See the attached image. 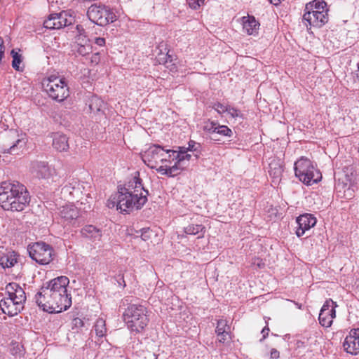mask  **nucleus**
Returning <instances> with one entry per match:
<instances>
[{"label":"nucleus","instance_id":"obj_12","mask_svg":"<svg viewBox=\"0 0 359 359\" xmlns=\"http://www.w3.org/2000/svg\"><path fill=\"white\" fill-rule=\"evenodd\" d=\"M302 20L307 28L309 26L320 28L328 22V13L318 11H304Z\"/></svg>","mask_w":359,"mask_h":359},{"label":"nucleus","instance_id":"obj_36","mask_svg":"<svg viewBox=\"0 0 359 359\" xmlns=\"http://www.w3.org/2000/svg\"><path fill=\"white\" fill-rule=\"evenodd\" d=\"M226 113L231 116L233 118H243V116L241 111L238 109L229 106Z\"/></svg>","mask_w":359,"mask_h":359},{"label":"nucleus","instance_id":"obj_41","mask_svg":"<svg viewBox=\"0 0 359 359\" xmlns=\"http://www.w3.org/2000/svg\"><path fill=\"white\" fill-rule=\"evenodd\" d=\"M344 197L346 199H351L354 196L353 189L352 187H351L350 186L347 187L346 185H344Z\"/></svg>","mask_w":359,"mask_h":359},{"label":"nucleus","instance_id":"obj_48","mask_svg":"<svg viewBox=\"0 0 359 359\" xmlns=\"http://www.w3.org/2000/svg\"><path fill=\"white\" fill-rule=\"evenodd\" d=\"M269 328L268 327H264L262 330V334L263 335V338L260 340L261 341L264 339L269 334Z\"/></svg>","mask_w":359,"mask_h":359},{"label":"nucleus","instance_id":"obj_1","mask_svg":"<svg viewBox=\"0 0 359 359\" xmlns=\"http://www.w3.org/2000/svg\"><path fill=\"white\" fill-rule=\"evenodd\" d=\"M191 157L185 149H168L158 144L150 146L142 155V161L149 168L168 177L179 175L189 165Z\"/></svg>","mask_w":359,"mask_h":359},{"label":"nucleus","instance_id":"obj_30","mask_svg":"<svg viewBox=\"0 0 359 359\" xmlns=\"http://www.w3.org/2000/svg\"><path fill=\"white\" fill-rule=\"evenodd\" d=\"M95 334L99 337H102L105 335L107 332L105 320L102 318H98L95 324Z\"/></svg>","mask_w":359,"mask_h":359},{"label":"nucleus","instance_id":"obj_5","mask_svg":"<svg viewBox=\"0 0 359 359\" xmlns=\"http://www.w3.org/2000/svg\"><path fill=\"white\" fill-rule=\"evenodd\" d=\"M123 320L131 331L141 332L149 322L147 308L140 304L130 305L123 313Z\"/></svg>","mask_w":359,"mask_h":359},{"label":"nucleus","instance_id":"obj_11","mask_svg":"<svg viewBox=\"0 0 359 359\" xmlns=\"http://www.w3.org/2000/svg\"><path fill=\"white\" fill-rule=\"evenodd\" d=\"M337 306L336 302L331 299L325 301L318 317L319 323L323 327H330L332 325L333 319L336 317L335 307Z\"/></svg>","mask_w":359,"mask_h":359},{"label":"nucleus","instance_id":"obj_38","mask_svg":"<svg viewBox=\"0 0 359 359\" xmlns=\"http://www.w3.org/2000/svg\"><path fill=\"white\" fill-rule=\"evenodd\" d=\"M187 2L191 8L197 10L205 4V0H187Z\"/></svg>","mask_w":359,"mask_h":359},{"label":"nucleus","instance_id":"obj_3","mask_svg":"<svg viewBox=\"0 0 359 359\" xmlns=\"http://www.w3.org/2000/svg\"><path fill=\"white\" fill-rule=\"evenodd\" d=\"M149 192L142 184L140 172H135L132 178L123 187H118L114 196L108 199L107 205L109 208L116 206L121 212H130L134 208L140 209L147 201Z\"/></svg>","mask_w":359,"mask_h":359},{"label":"nucleus","instance_id":"obj_20","mask_svg":"<svg viewBox=\"0 0 359 359\" xmlns=\"http://www.w3.org/2000/svg\"><path fill=\"white\" fill-rule=\"evenodd\" d=\"M230 330L231 327L226 320L220 319L217 321L215 332L219 337L218 340L220 343H224L228 338H230Z\"/></svg>","mask_w":359,"mask_h":359},{"label":"nucleus","instance_id":"obj_45","mask_svg":"<svg viewBox=\"0 0 359 359\" xmlns=\"http://www.w3.org/2000/svg\"><path fill=\"white\" fill-rule=\"evenodd\" d=\"M215 123H216L215 121H208L205 122L204 126H203V130L205 132L210 130V128L211 127H214V126H215Z\"/></svg>","mask_w":359,"mask_h":359},{"label":"nucleus","instance_id":"obj_53","mask_svg":"<svg viewBox=\"0 0 359 359\" xmlns=\"http://www.w3.org/2000/svg\"><path fill=\"white\" fill-rule=\"evenodd\" d=\"M121 279L123 280V283H124V286H125L126 284H125V280H123V277L122 276Z\"/></svg>","mask_w":359,"mask_h":359},{"label":"nucleus","instance_id":"obj_37","mask_svg":"<svg viewBox=\"0 0 359 359\" xmlns=\"http://www.w3.org/2000/svg\"><path fill=\"white\" fill-rule=\"evenodd\" d=\"M229 105H224L220 102L213 103L212 108L214 109L219 114H222L227 111Z\"/></svg>","mask_w":359,"mask_h":359},{"label":"nucleus","instance_id":"obj_44","mask_svg":"<svg viewBox=\"0 0 359 359\" xmlns=\"http://www.w3.org/2000/svg\"><path fill=\"white\" fill-rule=\"evenodd\" d=\"M252 264L257 266L259 269L264 267V263L263 262L262 259L258 257H255L252 259Z\"/></svg>","mask_w":359,"mask_h":359},{"label":"nucleus","instance_id":"obj_50","mask_svg":"<svg viewBox=\"0 0 359 359\" xmlns=\"http://www.w3.org/2000/svg\"><path fill=\"white\" fill-rule=\"evenodd\" d=\"M172 61V56L168 52L165 54V60L163 62H171Z\"/></svg>","mask_w":359,"mask_h":359},{"label":"nucleus","instance_id":"obj_24","mask_svg":"<svg viewBox=\"0 0 359 359\" xmlns=\"http://www.w3.org/2000/svg\"><path fill=\"white\" fill-rule=\"evenodd\" d=\"M304 11H318L323 13H328L327 3L323 0H313L307 3Z\"/></svg>","mask_w":359,"mask_h":359},{"label":"nucleus","instance_id":"obj_25","mask_svg":"<svg viewBox=\"0 0 359 359\" xmlns=\"http://www.w3.org/2000/svg\"><path fill=\"white\" fill-rule=\"evenodd\" d=\"M79 185L77 181L72 180L62 188L61 192L65 196L74 197L75 193L79 192Z\"/></svg>","mask_w":359,"mask_h":359},{"label":"nucleus","instance_id":"obj_31","mask_svg":"<svg viewBox=\"0 0 359 359\" xmlns=\"http://www.w3.org/2000/svg\"><path fill=\"white\" fill-rule=\"evenodd\" d=\"M11 55L13 57L12 67L14 69L19 72L23 71V67H20V65L22 62V55L14 50L11 51Z\"/></svg>","mask_w":359,"mask_h":359},{"label":"nucleus","instance_id":"obj_21","mask_svg":"<svg viewBox=\"0 0 359 359\" xmlns=\"http://www.w3.org/2000/svg\"><path fill=\"white\" fill-rule=\"evenodd\" d=\"M60 215L67 222H72L79 217V211L74 205H66L62 207Z\"/></svg>","mask_w":359,"mask_h":359},{"label":"nucleus","instance_id":"obj_33","mask_svg":"<svg viewBox=\"0 0 359 359\" xmlns=\"http://www.w3.org/2000/svg\"><path fill=\"white\" fill-rule=\"evenodd\" d=\"M76 52L82 55V56H87L90 53L93 52V46L92 44L90 45H81L76 46Z\"/></svg>","mask_w":359,"mask_h":359},{"label":"nucleus","instance_id":"obj_13","mask_svg":"<svg viewBox=\"0 0 359 359\" xmlns=\"http://www.w3.org/2000/svg\"><path fill=\"white\" fill-rule=\"evenodd\" d=\"M20 189L19 194L14 195L11 201L9 202V207L11 208H6L5 210L11 211H22L29 203V194L25 186L18 187Z\"/></svg>","mask_w":359,"mask_h":359},{"label":"nucleus","instance_id":"obj_49","mask_svg":"<svg viewBox=\"0 0 359 359\" xmlns=\"http://www.w3.org/2000/svg\"><path fill=\"white\" fill-rule=\"evenodd\" d=\"M4 53V41L0 37V59L2 57Z\"/></svg>","mask_w":359,"mask_h":359},{"label":"nucleus","instance_id":"obj_4","mask_svg":"<svg viewBox=\"0 0 359 359\" xmlns=\"http://www.w3.org/2000/svg\"><path fill=\"white\" fill-rule=\"evenodd\" d=\"M8 297L1 299L2 311L9 316H16L24 308L26 295L24 290L16 283H10L6 287Z\"/></svg>","mask_w":359,"mask_h":359},{"label":"nucleus","instance_id":"obj_6","mask_svg":"<svg viewBox=\"0 0 359 359\" xmlns=\"http://www.w3.org/2000/svg\"><path fill=\"white\" fill-rule=\"evenodd\" d=\"M42 85L48 96L57 102H62L69 95V87L65 78L50 75L43 79Z\"/></svg>","mask_w":359,"mask_h":359},{"label":"nucleus","instance_id":"obj_39","mask_svg":"<svg viewBox=\"0 0 359 359\" xmlns=\"http://www.w3.org/2000/svg\"><path fill=\"white\" fill-rule=\"evenodd\" d=\"M140 232L142 239L145 241H148L153 234V231L149 228H143L140 230Z\"/></svg>","mask_w":359,"mask_h":359},{"label":"nucleus","instance_id":"obj_34","mask_svg":"<svg viewBox=\"0 0 359 359\" xmlns=\"http://www.w3.org/2000/svg\"><path fill=\"white\" fill-rule=\"evenodd\" d=\"M216 134L225 137H231L233 132L228 126L218 124Z\"/></svg>","mask_w":359,"mask_h":359},{"label":"nucleus","instance_id":"obj_10","mask_svg":"<svg viewBox=\"0 0 359 359\" xmlns=\"http://www.w3.org/2000/svg\"><path fill=\"white\" fill-rule=\"evenodd\" d=\"M23 186L18 182H3L0 184V205L5 210L9 208V202L20 191L18 187Z\"/></svg>","mask_w":359,"mask_h":359},{"label":"nucleus","instance_id":"obj_26","mask_svg":"<svg viewBox=\"0 0 359 359\" xmlns=\"http://www.w3.org/2000/svg\"><path fill=\"white\" fill-rule=\"evenodd\" d=\"M283 172V168L280 163L273 161L269 163V175L274 179H280Z\"/></svg>","mask_w":359,"mask_h":359},{"label":"nucleus","instance_id":"obj_35","mask_svg":"<svg viewBox=\"0 0 359 359\" xmlns=\"http://www.w3.org/2000/svg\"><path fill=\"white\" fill-rule=\"evenodd\" d=\"M77 29L79 30L80 34L76 36V46H80V44L81 45L91 44L90 39H88L86 35L83 34L81 32L79 26H77Z\"/></svg>","mask_w":359,"mask_h":359},{"label":"nucleus","instance_id":"obj_43","mask_svg":"<svg viewBox=\"0 0 359 359\" xmlns=\"http://www.w3.org/2000/svg\"><path fill=\"white\" fill-rule=\"evenodd\" d=\"M218 124L219 123L217 122H216L215 123V126H214V127H211L210 128V130H208L206 132L208 134L211 135L210 139L212 140H214V141H217L218 140V139L215 138V135L216 134V131H217V129Z\"/></svg>","mask_w":359,"mask_h":359},{"label":"nucleus","instance_id":"obj_15","mask_svg":"<svg viewBox=\"0 0 359 359\" xmlns=\"http://www.w3.org/2000/svg\"><path fill=\"white\" fill-rule=\"evenodd\" d=\"M296 222L297 224L296 235L298 237H301L306 231L316 225V218L311 214H304L299 216L296 219Z\"/></svg>","mask_w":359,"mask_h":359},{"label":"nucleus","instance_id":"obj_17","mask_svg":"<svg viewBox=\"0 0 359 359\" xmlns=\"http://www.w3.org/2000/svg\"><path fill=\"white\" fill-rule=\"evenodd\" d=\"M32 173L38 178L47 179L50 176V170L48 164L43 161H34L32 163Z\"/></svg>","mask_w":359,"mask_h":359},{"label":"nucleus","instance_id":"obj_2","mask_svg":"<svg viewBox=\"0 0 359 359\" xmlns=\"http://www.w3.org/2000/svg\"><path fill=\"white\" fill-rule=\"evenodd\" d=\"M69 280L60 276L46 283L35 295L37 305L50 313H60L72 305V297L67 292Z\"/></svg>","mask_w":359,"mask_h":359},{"label":"nucleus","instance_id":"obj_46","mask_svg":"<svg viewBox=\"0 0 359 359\" xmlns=\"http://www.w3.org/2000/svg\"><path fill=\"white\" fill-rule=\"evenodd\" d=\"M279 355H280L279 351H278L276 349H275V348L271 349V353H270L271 358L277 359L279 358Z\"/></svg>","mask_w":359,"mask_h":359},{"label":"nucleus","instance_id":"obj_27","mask_svg":"<svg viewBox=\"0 0 359 359\" xmlns=\"http://www.w3.org/2000/svg\"><path fill=\"white\" fill-rule=\"evenodd\" d=\"M25 145V141L23 139L18 138L13 142L8 144V148L4 149V153L10 154H18L19 151Z\"/></svg>","mask_w":359,"mask_h":359},{"label":"nucleus","instance_id":"obj_32","mask_svg":"<svg viewBox=\"0 0 359 359\" xmlns=\"http://www.w3.org/2000/svg\"><path fill=\"white\" fill-rule=\"evenodd\" d=\"M188 148L182 147L185 149L187 151V154H188V151H195L196 154H195L196 157L198 158L201 153V144L199 143L196 142L195 141L190 140L188 143ZM181 147H178L179 150H180Z\"/></svg>","mask_w":359,"mask_h":359},{"label":"nucleus","instance_id":"obj_19","mask_svg":"<svg viewBox=\"0 0 359 359\" xmlns=\"http://www.w3.org/2000/svg\"><path fill=\"white\" fill-rule=\"evenodd\" d=\"M53 148L60 151H66L69 149L68 137L60 133H55L52 134Z\"/></svg>","mask_w":359,"mask_h":359},{"label":"nucleus","instance_id":"obj_29","mask_svg":"<svg viewBox=\"0 0 359 359\" xmlns=\"http://www.w3.org/2000/svg\"><path fill=\"white\" fill-rule=\"evenodd\" d=\"M204 226L201 224H189L184 227V232L188 235H196L201 233L202 235L198 238L202 237L204 232Z\"/></svg>","mask_w":359,"mask_h":359},{"label":"nucleus","instance_id":"obj_9","mask_svg":"<svg viewBox=\"0 0 359 359\" xmlns=\"http://www.w3.org/2000/svg\"><path fill=\"white\" fill-rule=\"evenodd\" d=\"M30 257L39 264H49L53 259V248L43 242H36L28 248Z\"/></svg>","mask_w":359,"mask_h":359},{"label":"nucleus","instance_id":"obj_52","mask_svg":"<svg viewBox=\"0 0 359 359\" xmlns=\"http://www.w3.org/2000/svg\"><path fill=\"white\" fill-rule=\"evenodd\" d=\"M16 133L15 132H11V136H15Z\"/></svg>","mask_w":359,"mask_h":359},{"label":"nucleus","instance_id":"obj_51","mask_svg":"<svg viewBox=\"0 0 359 359\" xmlns=\"http://www.w3.org/2000/svg\"><path fill=\"white\" fill-rule=\"evenodd\" d=\"M282 0H269L270 3L273 4V5H278L279 4H280Z\"/></svg>","mask_w":359,"mask_h":359},{"label":"nucleus","instance_id":"obj_18","mask_svg":"<svg viewBox=\"0 0 359 359\" xmlns=\"http://www.w3.org/2000/svg\"><path fill=\"white\" fill-rule=\"evenodd\" d=\"M243 32L248 35H255L258 33L259 23L254 16H243L241 18Z\"/></svg>","mask_w":359,"mask_h":359},{"label":"nucleus","instance_id":"obj_42","mask_svg":"<svg viewBox=\"0 0 359 359\" xmlns=\"http://www.w3.org/2000/svg\"><path fill=\"white\" fill-rule=\"evenodd\" d=\"M100 54L99 52H96L90 56V63L91 65L95 66L99 64L100 62Z\"/></svg>","mask_w":359,"mask_h":359},{"label":"nucleus","instance_id":"obj_7","mask_svg":"<svg viewBox=\"0 0 359 359\" xmlns=\"http://www.w3.org/2000/svg\"><path fill=\"white\" fill-rule=\"evenodd\" d=\"M295 176L304 184L311 185L319 182L322 175L312 162L307 158L302 157L294 163Z\"/></svg>","mask_w":359,"mask_h":359},{"label":"nucleus","instance_id":"obj_47","mask_svg":"<svg viewBox=\"0 0 359 359\" xmlns=\"http://www.w3.org/2000/svg\"><path fill=\"white\" fill-rule=\"evenodd\" d=\"M95 43L99 46H103L105 44V39L102 37H97L95 39Z\"/></svg>","mask_w":359,"mask_h":359},{"label":"nucleus","instance_id":"obj_14","mask_svg":"<svg viewBox=\"0 0 359 359\" xmlns=\"http://www.w3.org/2000/svg\"><path fill=\"white\" fill-rule=\"evenodd\" d=\"M66 12L50 14L43 22V27L48 29H59L70 25Z\"/></svg>","mask_w":359,"mask_h":359},{"label":"nucleus","instance_id":"obj_23","mask_svg":"<svg viewBox=\"0 0 359 359\" xmlns=\"http://www.w3.org/2000/svg\"><path fill=\"white\" fill-rule=\"evenodd\" d=\"M87 104L90 112L98 114L105 108V102L97 95H92L88 100Z\"/></svg>","mask_w":359,"mask_h":359},{"label":"nucleus","instance_id":"obj_8","mask_svg":"<svg viewBox=\"0 0 359 359\" xmlns=\"http://www.w3.org/2000/svg\"><path fill=\"white\" fill-rule=\"evenodd\" d=\"M90 20L100 26H104L116 20V16L109 6L103 4H93L87 11Z\"/></svg>","mask_w":359,"mask_h":359},{"label":"nucleus","instance_id":"obj_28","mask_svg":"<svg viewBox=\"0 0 359 359\" xmlns=\"http://www.w3.org/2000/svg\"><path fill=\"white\" fill-rule=\"evenodd\" d=\"M81 233L85 237L94 239H100L101 237L100 230L93 225H88L84 226L81 230Z\"/></svg>","mask_w":359,"mask_h":359},{"label":"nucleus","instance_id":"obj_16","mask_svg":"<svg viewBox=\"0 0 359 359\" xmlns=\"http://www.w3.org/2000/svg\"><path fill=\"white\" fill-rule=\"evenodd\" d=\"M344 350L352 355L359 352V328L351 330L343 343Z\"/></svg>","mask_w":359,"mask_h":359},{"label":"nucleus","instance_id":"obj_40","mask_svg":"<svg viewBox=\"0 0 359 359\" xmlns=\"http://www.w3.org/2000/svg\"><path fill=\"white\" fill-rule=\"evenodd\" d=\"M72 330H76L75 332H79V330L84 325L83 321L79 318H75L72 320Z\"/></svg>","mask_w":359,"mask_h":359},{"label":"nucleus","instance_id":"obj_22","mask_svg":"<svg viewBox=\"0 0 359 359\" xmlns=\"http://www.w3.org/2000/svg\"><path fill=\"white\" fill-rule=\"evenodd\" d=\"M18 255L13 251H8L0 255V266L2 268H11L18 262Z\"/></svg>","mask_w":359,"mask_h":359}]
</instances>
